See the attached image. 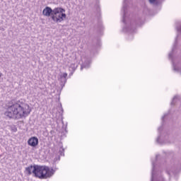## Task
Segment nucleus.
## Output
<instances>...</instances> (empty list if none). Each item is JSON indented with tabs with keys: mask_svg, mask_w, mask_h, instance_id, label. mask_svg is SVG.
I'll return each instance as SVG.
<instances>
[{
	"mask_svg": "<svg viewBox=\"0 0 181 181\" xmlns=\"http://www.w3.org/2000/svg\"><path fill=\"white\" fill-rule=\"evenodd\" d=\"M32 109L30 106L23 100H11L8 105L7 110L5 112L4 115L8 118H21L26 117L30 114Z\"/></svg>",
	"mask_w": 181,
	"mask_h": 181,
	"instance_id": "obj_1",
	"label": "nucleus"
},
{
	"mask_svg": "<svg viewBox=\"0 0 181 181\" xmlns=\"http://www.w3.org/2000/svg\"><path fill=\"white\" fill-rule=\"evenodd\" d=\"M33 173L38 179H49L54 175V170L47 165H34Z\"/></svg>",
	"mask_w": 181,
	"mask_h": 181,
	"instance_id": "obj_2",
	"label": "nucleus"
},
{
	"mask_svg": "<svg viewBox=\"0 0 181 181\" xmlns=\"http://www.w3.org/2000/svg\"><path fill=\"white\" fill-rule=\"evenodd\" d=\"M66 10L62 8L57 7L53 9L52 20L54 23H61L66 19Z\"/></svg>",
	"mask_w": 181,
	"mask_h": 181,
	"instance_id": "obj_3",
	"label": "nucleus"
},
{
	"mask_svg": "<svg viewBox=\"0 0 181 181\" xmlns=\"http://www.w3.org/2000/svg\"><path fill=\"white\" fill-rule=\"evenodd\" d=\"M153 170H152V175H151V181H165V180L162 177V175L156 171H155V163H152Z\"/></svg>",
	"mask_w": 181,
	"mask_h": 181,
	"instance_id": "obj_4",
	"label": "nucleus"
},
{
	"mask_svg": "<svg viewBox=\"0 0 181 181\" xmlns=\"http://www.w3.org/2000/svg\"><path fill=\"white\" fill-rule=\"evenodd\" d=\"M28 144L30 145V146H37V145H39V139L35 136L31 137L28 139Z\"/></svg>",
	"mask_w": 181,
	"mask_h": 181,
	"instance_id": "obj_5",
	"label": "nucleus"
},
{
	"mask_svg": "<svg viewBox=\"0 0 181 181\" xmlns=\"http://www.w3.org/2000/svg\"><path fill=\"white\" fill-rule=\"evenodd\" d=\"M59 80L60 81V86L64 87V84L67 82V73L59 75Z\"/></svg>",
	"mask_w": 181,
	"mask_h": 181,
	"instance_id": "obj_6",
	"label": "nucleus"
},
{
	"mask_svg": "<svg viewBox=\"0 0 181 181\" xmlns=\"http://www.w3.org/2000/svg\"><path fill=\"white\" fill-rule=\"evenodd\" d=\"M42 15L44 16H52L53 15V10L52 9V8L47 6L45 7L43 11H42Z\"/></svg>",
	"mask_w": 181,
	"mask_h": 181,
	"instance_id": "obj_7",
	"label": "nucleus"
},
{
	"mask_svg": "<svg viewBox=\"0 0 181 181\" xmlns=\"http://www.w3.org/2000/svg\"><path fill=\"white\" fill-rule=\"evenodd\" d=\"M168 138L169 137L168 136H159L156 139V142H158V144H160V145H163V144H168Z\"/></svg>",
	"mask_w": 181,
	"mask_h": 181,
	"instance_id": "obj_8",
	"label": "nucleus"
},
{
	"mask_svg": "<svg viewBox=\"0 0 181 181\" xmlns=\"http://www.w3.org/2000/svg\"><path fill=\"white\" fill-rule=\"evenodd\" d=\"M96 1V4L95 6V8L96 11V16L98 18H100V16H101V9L100 8V6L98 5V4H100V1L98 0H95Z\"/></svg>",
	"mask_w": 181,
	"mask_h": 181,
	"instance_id": "obj_9",
	"label": "nucleus"
},
{
	"mask_svg": "<svg viewBox=\"0 0 181 181\" xmlns=\"http://www.w3.org/2000/svg\"><path fill=\"white\" fill-rule=\"evenodd\" d=\"M34 168H35V165H30L25 168V173H26V175H28V176H30V175L33 173Z\"/></svg>",
	"mask_w": 181,
	"mask_h": 181,
	"instance_id": "obj_10",
	"label": "nucleus"
},
{
	"mask_svg": "<svg viewBox=\"0 0 181 181\" xmlns=\"http://www.w3.org/2000/svg\"><path fill=\"white\" fill-rule=\"evenodd\" d=\"M123 13H124V16H123V23H125V16L127 15V5H124L123 6Z\"/></svg>",
	"mask_w": 181,
	"mask_h": 181,
	"instance_id": "obj_11",
	"label": "nucleus"
},
{
	"mask_svg": "<svg viewBox=\"0 0 181 181\" xmlns=\"http://www.w3.org/2000/svg\"><path fill=\"white\" fill-rule=\"evenodd\" d=\"M173 66L174 71H177V72L180 71V69H179V66L175 65V64H173Z\"/></svg>",
	"mask_w": 181,
	"mask_h": 181,
	"instance_id": "obj_12",
	"label": "nucleus"
},
{
	"mask_svg": "<svg viewBox=\"0 0 181 181\" xmlns=\"http://www.w3.org/2000/svg\"><path fill=\"white\" fill-rule=\"evenodd\" d=\"M177 98H178L177 96H175V97L173 98V101L171 102V105H175V103H176Z\"/></svg>",
	"mask_w": 181,
	"mask_h": 181,
	"instance_id": "obj_13",
	"label": "nucleus"
},
{
	"mask_svg": "<svg viewBox=\"0 0 181 181\" xmlns=\"http://www.w3.org/2000/svg\"><path fill=\"white\" fill-rule=\"evenodd\" d=\"M59 154H60L61 156H64V148H61L59 149Z\"/></svg>",
	"mask_w": 181,
	"mask_h": 181,
	"instance_id": "obj_14",
	"label": "nucleus"
},
{
	"mask_svg": "<svg viewBox=\"0 0 181 181\" xmlns=\"http://www.w3.org/2000/svg\"><path fill=\"white\" fill-rule=\"evenodd\" d=\"M150 4H151L152 5H158V1H156V0H148Z\"/></svg>",
	"mask_w": 181,
	"mask_h": 181,
	"instance_id": "obj_15",
	"label": "nucleus"
},
{
	"mask_svg": "<svg viewBox=\"0 0 181 181\" xmlns=\"http://www.w3.org/2000/svg\"><path fill=\"white\" fill-rule=\"evenodd\" d=\"M175 50V48L173 49V51L169 53L168 54V57L169 59H172L173 56V52Z\"/></svg>",
	"mask_w": 181,
	"mask_h": 181,
	"instance_id": "obj_16",
	"label": "nucleus"
},
{
	"mask_svg": "<svg viewBox=\"0 0 181 181\" xmlns=\"http://www.w3.org/2000/svg\"><path fill=\"white\" fill-rule=\"evenodd\" d=\"M70 69H72L73 71H74V70H76V67H74V64H71L70 66Z\"/></svg>",
	"mask_w": 181,
	"mask_h": 181,
	"instance_id": "obj_17",
	"label": "nucleus"
},
{
	"mask_svg": "<svg viewBox=\"0 0 181 181\" xmlns=\"http://www.w3.org/2000/svg\"><path fill=\"white\" fill-rule=\"evenodd\" d=\"M168 174L170 175H175V172L173 171H168Z\"/></svg>",
	"mask_w": 181,
	"mask_h": 181,
	"instance_id": "obj_18",
	"label": "nucleus"
},
{
	"mask_svg": "<svg viewBox=\"0 0 181 181\" xmlns=\"http://www.w3.org/2000/svg\"><path fill=\"white\" fill-rule=\"evenodd\" d=\"M124 30H127V32H131V33H132V31L129 30V28H124Z\"/></svg>",
	"mask_w": 181,
	"mask_h": 181,
	"instance_id": "obj_19",
	"label": "nucleus"
},
{
	"mask_svg": "<svg viewBox=\"0 0 181 181\" xmlns=\"http://www.w3.org/2000/svg\"><path fill=\"white\" fill-rule=\"evenodd\" d=\"M83 68H85V69H86V68H87V66H86V64H83V66H81V70H82Z\"/></svg>",
	"mask_w": 181,
	"mask_h": 181,
	"instance_id": "obj_20",
	"label": "nucleus"
},
{
	"mask_svg": "<svg viewBox=\"0 0 181 181\" xmlns=\"http://www.w3.org/2000/svg\"><path fill=\"white\" fill-rule=\"evenodd\" d=\"M166 115H164V116L162 117V121H163V119H165V117H166Z\"/></svg>",
	"mask_w": 181,
	"mask_h": 181,
	"instance_id": "obj_21",
	"label": "nucleus"
},
{
	"mask_svg": "<svg viewBox=\"0 0 181 181\" xmlns=\"http://www.w3.org/2000/svg\"><path fill=\"white\" fill-rule=\"evenodd\" d=\"M160 131H162V127L158 128V132H160Z\"/></svg>",
	"mask_w": 181,
	"mask_h": 181,
	"instance_id": "obj_22",
	"label": "nucleus"
},
{
	"mask_svg": "<svg viewBox=\"0 0 181 181\" xmlns=\"http://www.w3.org/2000/svg\"><path fill=\"white\" fill-rule=\"evenodd\" d=\"M156 158L158 159V158H159V155H157Z\"/></svg>",
	"mask_w": 181,
	"mask_h": 181,
	"instance_id": "obj_23",
	"label": "nucleus"
},
{
	"mask_svg": "<svg viewBox=\"0 0 181 181\" xmlns=\"http://www.w3.org/2000/svg\"><path fill=\"white\" fill-rule=\"evenodd\" d=\"M1 74H0V78H1Z\"/></svg>",
	"mask_w": 181,
	"mask_h": 181,
	"instance_id": "obj_24",
	"label": "nucleus"
},
{
	"mask_svg": "<svg viewBox=\"0 0 181 181\" xmlns=\"http://www.w3.org/2000/svg\"><path fill=\"white\" fill-rule=\"evenodd\" d=\"M125 1H127V0H124V2H125Z\"/></svg>",
	"mask_w": 181,
	"mask_h": 181,
	"instance_id": "obj_25",
	"label": "nucleus"
}]
</instances>
